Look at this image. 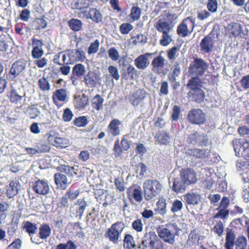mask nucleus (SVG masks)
I'll use <instances>...</instances> for the list:
<instances>
[{"instance_id":"f257e3e1","label":"nucleus","mask_w":249,"mask_h":249,"mask_svg":"<svg viewBox=\"0 0 249 249\" xmlns=\"http://www.w3.org/2000/svg\"><path fill=\"white\" fill-rule=\"evenodd\" d=\"M144 198L149 201L157 196L162 190V185L157 180L149 179L145 181L143 184Z\"/></svg>"},{"instance_id":"f03ea898","label":"nucleus","mask_w":249,"mask_h":249,"mask_svg":"<svg viewBox=\"0 0 249 249\" xmlns=\"http://www.w3.org/2000/svg\"><path fill=\"white\" fill-rule=\"evenodd\" d=\"M124 228L123 222H117L107 230L105 236L110 242L118 244L121 240V234Z\"/></svg>"},{"instance_id":"7ed1b4c3","label":"nucleus","mask_w":249,"mask_h":249,"mask_svg":"<svg viewBox=\"0 0 249 249\" xmlns=\"http://www.w3.org/2000/svg\"><path fill=\"white\" fill-rule=\"evenodd\" d=\"M208 64L201 58H196L193 63L190 65L189 72L193 76H202L208 70Z\"/></svg>"},{"instance_id":"20e7f679","label":"nucleus","mask_w":249,"mask_h":249,"mask_svg":"<svg viewBox=\"0 0 249 249\" xmlns=\"http://www.w3.org/2000/svg\"><path fill=\"white\" fill-rule=\"evenodd\" d=\"M195 21L192 17H187L178 25L177 28L178 34L181 37H186L191 34L194 27Z\"/></svg>"},{"instance_id":"39448f33","label":"nucleus","mask_w":249,"mask_h":249,"mask_svg":"<svg viewBox=\"0 0 249 249\" xmlns=\"http://www.w3.org/2000/svg\"><path fill=\"white\" fill-rule=\"evenodd\" d=\"M159 237L164 242L173 245L175 243V235L171 230L163 227H160L157 230Z\"/></svg>"},{"instance_id":"423d86ee","label":"nucleus","mask_w":249,"mask_h":249,"mask_svg":"<svg viewBox=\"0 0 249 249\" xmlns=\"http://www.w3.org/2000/svg\"><path fill=\"white\" fill-rule=\"evenodd\" d=\"M67 55L69 57L67 64H69L78 61L84 62L86 58L85 52L79 49L69 50L67 51Z\"/></svg>"},{"instance_id":"0eeeda50","label":"nucleus","mask_w":249,"mask_h":249,"mask_svg":"<svg viewBox=\"0 0 249 249\" xmlns=\"http://www.w3.org/2000/svg\"><path fill=\"white\" fill-rule=\"evenodd\" d=\"M188 119L192 124H203L205 121V115L200 109H193L189 112Z\"/></svg>"},{"instance_id":"6e6552de","label":"nucleus","mask_w":249,"mask_h":249,"mask_svg":"<svg viewBox=\"0 0 249 249\" xmlns=\"http://www.w3.org/2000/svg\"><path fill=\"white\" fill-rule=\"evenodd\" d=\"M233 146L235 155L240 156V155L245 157V155H248L249 153V142H239L236 139L233 141Z\"/></svg>"},{"instance_id":"1a4fd4ad","label":"nucleus","mask_w":249,"mask_h":249,"mask_svg":"<svg viewBox=\"0 0 249 249\" xmlns=\"http://www.w3.org/2000/svg\"><path fill=\"white\" fill-rule=\"evenodd\" d=\"M27 62L23 59L17 60L14 63L9 71L11 78H16L21 73L25 70Z\"/></svg>"},{"instance_id":"9d476101","label":"nucleus","mask_w":249,"mask_h":249,"mask_svg":"<svg viewBox=\"0 0 249 249\" xmlns=\"http://www.w3.org/2000/svg\"><path fill=\"white\" fill-rule=\"evenodd\" d=\"M33 190L37 194L46 195L51 192V189L47 180H38L33 184Z\"/></svg>"},{"instance_id":"9b49d317","label":"nucleus","mask_w":249,"mask_h":249,"mask_svg":"<svg viewBox=\"0 0 249 249\" xmlns=\"http://www.w3.org/2000/svg\"><path fill=\"white\" fill-rule=\"evenodd\" d=\"M180 177L188 185L195 183L197 180L195 172L189 168L181 169Z\"/></svg>"},{"instance_id":"f8f14e48","label":"nucleus","mask_w":249,"mask_h":249,"mask_svg":"<svg viewBox=\"0 0 249 249\" xmlns=\"http://www.w3.org/2000/svg\"><path fill=\"white\" fill-rule=\"evenodd\" d=\"M213 45V36L212 34H210L201 40L200 43V49L204 53H208L212 51Z\"/></svg>"},{"instance_id":"ddd939ff","label":"nucleus","mask_w":249,"mask_h":249,"mask_svg":"<svg viewBox=\"0 0 249 249\" xmlns=\"http://www.w3.org/2000/svg\"><path fill=\"white\" fill-rule=\"evenodd\" d=\"M152 53H146L141 54L134 60L135 66L139 70H144L147 69L150 65V60L148 58Z\"/></svg>"},{"instance_id":"4468645a","label":"nucleus","mask_w":249,"mask_h":249,"mask_svg":"<svg viewBox=\"0 0 249 249\" xmlns=\"http://www.w3.org/2000/svg\"><path fill=\"white\" fill-rule=\"evenodd\" d=\"M167 60L160 53L158 56L154 58L152 61L151 65L153 71L158 73H163L164 68L167 64Z\"/></svg>"},{"instance_id":"2eb2a0df","label":"nucleus","mask_w":249,"mask_h":249,"mask_svg":"<svg viewBox=\"0 0 249 249\" xmlns=\"http://www.w3.org/2000/svg\"><path fill=\"white\" fill-rule=\"evenodd\" d=\"M122 125L120 120L114 119L112 120L107 126V132L109 135L115 137L121 134Z\"/></svg>"},{"instance_id":"dca6fc26","label":"nucleus","mask_w":249,"mask_h":249,"mask_svg":"<svg viewBox=\"0 0 249 249\" xmlns=\"http://www.w3.org/2000/svg\"><path fill=\"white\" fill-rule=\"evenodd\" d=\"M43 44L41 40L35 38L32 39L33 50L32 51V56L35 59H39L44 54V51L42 49Z\"/></svg>"},{"instance_id":"f3484780","label":"nucleus","mask_w":249,"mask_h":249,"mask_svg":"<svg viewBox=\"0 0 249 249\" xmlns=\"http://www.w3.org/2000/svg\"><path fill=\"white\" fill-rule=\"evenodd\" d=\"M189 139L190 142L193 144H197L199 145H206L208 143V139L204 134L195 132L190 135Z\"/></svg>"},{"instance_id":"a211bd4d","label":"nucleus","mask_w":249,"mask_h":249,"mask_svg":"<svg viewBox=\"0 0 249 249\" xmlns=\"http://www.w3.org/2000/svg\"><path fill=\"white\" fill-rule=\"evenodd\" d=\"M157 238L156 234L153 232H146L142 238V243L139 245V249H146L150 248L151 244L155 238Z\"/></svg>"},{"instance_id":"6ab92c4d","label":"nucleus","mask_w":249,"mask_h":249,"mask_svg":"<svg viewBox=\"0 0 249 249\" xmlns=\"http://www.w3.org/2000/svg\"><path fill=\"white\" fill-rule=\"evenodd\" d=\"M54 179L57 186L62 189H65L72 181V178H69L66 175L61 173L55 174Z\"/></svg>"},{"instance_id":"aec40b11","label":"nucleus","mask_w":249,"mask_h":249,"mask_svg":"<svg viewBox=\"0 0 249 249\" xmlns=\"http://www.w3.org/2000/svg\"><path fill=\"white\" fill-rule=\"evenodd\" d=\"M146 95V92L143 89H137L132 94L130 98V102L134 106H137L144 100Z\"/></svg>"},{"instance_id":"412c9836","label":"nucleus","mask_w":249,"mask_h":249,"mask_svg":"<svg viewBox=\"0 0 249 249\" xmlns=\"http://www.w3.org/2000/svg\"><path fill=\"white\" fill-rule=\"evenodd\" d=\"M188 95L191 100L198 103L202 102L205 98L204 92L200 88L190 90Z\"/></svg>"},{"instance_id":"4be33fe9","label":"nucleus","mask_w":249,"mask_h":249,"mask_svg":"<svg viewBox=\"0 0 249 249\" xmlns=\"http://www.w3.org/2000/svg\"><path fill=\"white\" fill-rule=\"evenodd\" d=\"M127 194L131 202L132 201L131 196L137 202L141 203L143 200L142 191L140 188H129L128 189Z\"/></svg>"},{"instance_id":"5701e85b","label":"nucleus","mask_w":249,"mask_h":249,"mask_svg":"<svg viewBox=\"0 0 249 249\" xmlns=\"http://www.w3.org/2000/svg\"><path fill=\"white\" fill-rule=\"evenodd\" d=\"M187 186L181 177L177 178L174 179L172 189L177 193H183L185 191Z\"/></svg>"},{"instance_id":"b1692460","label":"nucleus","mask_w":249,"mask_h":249,"mask_svg":"<svg viewBox=\"0 0 249 249\" xmlns=\"http://www.w3.org/2000/svg\"><path fill=\"white\" fill-rule=\"evenodd\" d=\"M184 199L188 204L197 205L201 200V196L196 193H190L184 196Z\"/></svg>"},{"instance_id":"393cba45","label":"nucleus","mask_w":249,"mask_h":249,"mask_svg":"<svg viewBox=\"0 0 249 249\" xmlns=\"http://www.w3.org/2000/svg\"><path fill=\"white\" fill-rule=\"evenodd\" d=\"M25 95L24 91H21L19 89H12L10 91V101L15 104H18Z\"/></svg>"},{"instance_id":"a878e982","label":"nucleus","mask_w":249,"mask_h":249,"mask_svg":"<svg viewBox=\"0 0 249 249\" xmlns=\"http://www.w3.org/2000/svg\"><path fill=\"white\" fill-rule=\"evenodd\" d=\"M75 206L76 209V216L79 220H81L88 204L84 199H78L75 204Z\"/></svg>"},{"instance_id":"bb28decb","label":"nucleus","mask_w":249,"mask_h":249,"mask_svg":"<svg viewBox=\"0 0 249 249\" xmlns=\"http://www.w3.org/2000/svg\"><path fill=\"white\" fill-rule=\"evenodd\" d=\"M74 104L77 108H85L89 104V97L85 94L78 95L75 98Z\"/></svg>"},{"instance_id":"cd10ccee","label":"nucleus","mask_w":249,"mask_h":249,"mask_svg":"<svg viewBox=\"0 0 249 249\" xmlns=\"http://www.w3.org/2000/svg\"><path fill=\"white\" fill-rule=\"evenodd\" d=\"M157 30L162 34L168 32H172V28L167 21L159 19L155 24Z\"/></svg>"},{"instance_id":"c85d7f7f","label":"nucleus","mask_w":249,"mask_h":249,"mask_svg":"<svg viewBox=\"0 0 249 249\" xmlns=\"http://www.w3.org/2000/svg\"><path fill=\"white\" fill-rule=\"evenodd\" d=\"M188 155L196 157V158H205L209 155L210 151L207 149H194L188 150Z\"/></svg>"},{"instance_id":"c756f323","label":"nucleus","mask_w":249,"mask_h":249,"mask_svg":"<svg viewBox=\"0 0 249 249\" xmlns=\"http://www.w3.org/2000/svg\"><path fill=\"white\" fill-rule=\"evenodd\" d=\"M180 53H181V57L179 59L181 61L183 60V53L180 52L179 46H174L169 49L167 51V57L170 60H174L179 55Z\"/></svg>"},{"instance_id":"7c9ffc66","label":"nucleus","mask_w":249,"mask_h":249,"mask_svg":"<svg viewBox=\"0 0 249 249\" xmlns=\"http://www.w3.org/2000/svg\"><path fill=\"white\" fill-rule=\"evenodd\" d=\"M155 138L156 141L161 144H167L170 140L169 134L163 131H158L155 136Z\"/></svg>"},{"instance_id":"2f4dec72","label":"nucleus","mask_w":249,"mask_h":249,"mask_svg":"<svg viewBox=\"0 0 249 249\" xmlns=\"http://www.w3.org/2000/svg\"><path fill=\"white\" fill-rule=\"evenodd\" d=\"M235 235L231 231H228L227 232L226 237V242L225 247L226 249H233V247L235 243Z\"/></svg>"},{"instance_id":"473e14b6","label":"nucleus","mask_w":249,"mask_h":249,"mask_svg":"<svg viewBox=\"0 0 249 249\" xmlns=\"http://www.w3.org/2000/svg\"><path fill=\"white\" fill-rule=\"evenodd\" d=\"M88 17L93 21L96 23L101 22L102 20L103 17L101 13L95 8H91L88 12Z\"/></svg>"},{"instance_id":"72a5a7b5","label":"nucleus","mask_w":249,"mask_h":249,"mask_svg":"<svg viewBox=\"0 0 249 249\" xmlns=\"http://www.w3.org/2000/svg\"><path fill=\"white\" fill-rule=\"evenodd\" d=\"M123 242L124 249H132L136 247L134 238L130 234H126L125 235Z\"/></svg>"},{"instance_id":"f704fd0d","label":"nucleus","mask_w":249,"mask_h":249,"mask_svg":"<svg viewBox=\"0 0 249 249\" xmlns=\"http://www.w3.org/2000/svg\"><path fill=\"white\" fill-rule=\"evenodd\" d=\"M228 30L230 31V33L233 37L238 36L241 33L242 26L238 23L232 22L228 26Z\"/></svg>"},{"instance_id":"c9c22d12","label":"nucleus","mask_w":249,"mask_h":249,"mask_svg":"<svg viewBox=\"0 0 249 249\" xmlns=\"http://www.w3.org/2000/svg\"><path fill=\"white\" fill-rule=\"evenodd\" d=\"M39 236L42 239H46L51 234V229L49 225L43 224L39 227Z\"/></svg>"},{"instance_id":"e433bc0d","label":"nucleus","mask_w":249,"mask_h":249,"mask_svg":"<svg viewBox=\"0 0 249 249\" xmlns=\"http://www.w3.org/2000/svg\"><path fill=\"white\" fill-rule=\"evenodd\" d=\"M19 184L14 181H11L9 189L7 190V196L9 198H12L18 193Z\"/></svg>"},{"instance_id":"4c0bfd02","label":"nucleus","mask_w":249,"mask_h":249,"mask_svg":"<svg viewBox=\"0 0 249 249\" xmlns=\"http://www.w3.org/2000/svg\"><path fill=\"white\" fill-rule=\"evenodd\" d=\"M84 82L86 85L90 88L95 87L96 85V76L92 71H89L84 76Z\"/></svg>"},{"instance_id":"58836bf2","label":"nucleus","mask_w":249,"mask_h":249,"mask_svg":"<svg viewBox=\"0 0 249 249\" xmlns=\"http://www.w3.org/2000/svg\"><path fill=\"white\" fill-rule=\"evenodd\" d=\"M141 9L138 6L134 5L131 8L130 13L129 15L131 19L130 22L138 20L141 17Z\"/></svg>"},{"instance_id":"ea45409f","label":"nucleus","mask_w":249,"mask_h":249,"mask_svg":"<svg viewBox=\"0 0 249 249\" xmlns=\"http://www.w3.org/2000/svg\"><path fill=\"white\" fill-rule=\"evenodd\" d=\"M86 71V67L82 64H76L72 68V73L76 77H81L84 75Z\"/></svg>"},{"instance_id":"a19ab883","label":"nucleus","mask_w":249,"mask_h":249,"mask_svg":"<svg viewBox=\"0 0 249 249\" xmlns=\"http://www.w3.org/2000/svg\"><path fill=\"white\" fill-rule=\"evenodd\" d=\"M69 26L71 30L77 32L82 30L83 23L79 19L72 18L69 21Z\"/></svg>"},{"instance_id":"79ce46f5","label":"nucleus","mask_w":249,"mask_h":249,"mask_svg":"<svg viewBox=\"0 0 249 249\" xmlns=\"http://www.w3.org/2000/svg\"><path fill=\"white\" fill-rule=\"evenodd\" d=\"M23 229L31 236L36 233L37 228L35 223L26 221L23 224Z\"/></svg>"},{"instance_id":"37998d69","label":"nucleus","mask_w":249,"mask_h":249,"mask_svg":"<svg viewBox=\"0 0 249 249\" xmlns=\"http://www.w3.org/2000/svg\"><path fill=\"white\" fill-rule=\"evenodd\" d=\"M103 98L100 95L97 94L92 99L91 105L94 108L97 110H99L103 108Z\"/></svg>"},{"instance_id":"c03bdc74","label":"nucleus","mask_w":249,"mask_h":249,"mask_svg":"<svg viewBox=\"0 0 249 249\" xmlns=\"http://www.w3.org/2000/svg\"><path fill=\"white\" fill-rule=\"evenodd\" d=\"M200 86V79L197 76H194V77L192 78L189 80L186 86L190 89V90H193L196 89H200L199 87Z\"/></svg>"},{"instance_id":"a18cd8bd","label":"nucleus","mask_w":249,"mask_h":249,"mask_svg":"<svg viewBox=\"0 0 249 249\" xmlns=\"http://www.w3.org/2000/svg\"><path fill=\"white\" fill-rule=\"evenodd\" d=\"M92 3V0H75L74 6L76 9L81 10L89 7Z\"/></svg>"},{"instance_id":"49530a36","label":"nucleus","mask_w":249,"mask_h":249,"mask_svg":"<svg viewBox=\"0 0 249 249\" xmlns=\"http://www.w3.org/2000/svg\"><path fill=\"white\" fill-rule=\"evenodd\" d=\"M67 91L66 89H57L53 93V99L54 101L55 98L57 99L59 101H65L67 99Z\"/></svg>"},{"instance_id":"de8ad7c7","label":"nucleus","mask_w":249,"mask_h":249,"mask_svg":"<svg viewBox=\"0 0 249 249\" xmlns=\"http://www.w3.org/2000/svg\"><path fill=\"white\" fill-rule=\"evenodd\" d=\"M216 210L218 211V212L214 215V218L225 219L227 218L230 213V210L228 209L217 207Z\"/></svg>"},{"instance_id":"09e8293b","label":"nucleus","mask_w":249,"mask_h":249,"mask_svg":"<svg viewBox=\"0 0 249 249\" xmlns=\"http://www.w3.org/2000/svg\"><path fill=\"white\" fill-rule=\"evenodd\" d=\"M38 85L40 89L43 91H48L51 89V85L47 78L43 77L38 81Z\"/></svg>"},{"instance_id":"8fccbe9b","label":"nucleus","mask_w":249,"mask_h":249,"mask_svg":"<svg viewBox=\"0 0 249 249\" xmlns=\"http://www.w3.org/2000/svg\"><path fill=\"white\" fill-rule=\"evenodd\" d=\"M172 41V32L164 33L162 34V37L160 40V44L163 46H166Z\"/></svg>"},{"instance_id":"3c124183","label":"nucleus","mask_w":249,"mask_h":249,"mask_svg":"<svg viewBox=\"0 0 249 249\" xmlns=\"http://www.w3.org/2000/svg\"><path fill=\"white\" fill-rule=\"evenodd\" d=\"M108 71L110 75L112 78V82L113 83V79L118 81L120 79V74L118 68L113 66H109L108 67Z\"/></svg>"},{"instance_id":"603ef678","label":"nucleus","mask_w":249,"mask_h":249,"mask_svg":"<svg viewBox=\"0 0 249 249\" xmlns=\"http://www.w3.org/2000/svg\"><path fill=\"white\" fill-rule=\"evenodd\" d=\"M235 249H246L247 245V239L246 237L242 236L239 237L235 244Z\"/></svg>"},{"instance_id":"864d4df0","label":"nucleus","mask_w":249,"mask_h":249,"mask_svg":"<svg viewBox=\"0 0 249 249\" xmlns=\"http://www.w3.org/2000/svg\"><path fill=\"white\" fill-rule=\"evenodd\" d=\"M183 208V203L181 201L176 199L172 203L171 211L174 213L180 211Z\"/></svg>"},{"instance_id":"5fc2aeb1","label":"nucleus","mask_w":249,"mask_h":249,"mask_svg":"<svg viewBox=\"0 0 249 249\" xmlns=\"http://www.w3.org/2000/svg\"><path fill=\"white\" fill-rule=\"evenodd\" d=\"M137 72V70L134 66L129 64L127 68V73H122V78L126 79V75H128L132 79L134 78V76Z\"/></svg>"},{"instance_id":"6e6d98bb","label":"nucleus","mask_w":249,"mask_h":249,"mask_svg":"<svg viewBox=\"0 0 249 249\" xmlns=\"http://www.w3.org/2000/svg\"><path fill=\"white\" fill-rule=\"evenodd\" d=\"M207 8L209 12L212 13L216 12L218 8L217 0H208Z\"/></svg>"},{"instance_id":"4d7b16f0","label":"nucleus","mask_w":249,"mask_h":249,"mask_svg":"<svg viewBox=\"0 0 249 249\" xmlns=\"http://www.w3.org/2000/svg\"><path fill=\"white\" fill-rule=\"evenodd\" d=\"M157 209L160 213L164 215L166 213V203L164 199H160L157 203Z\"/></svg>"},{"instance_id":"13d9d810","label":"nucleus","mask_w":249,"mask_h":249,"mask_svg":"<svg viewBox=\"0 0 249 249\" xmlns=\"http://www.w3.org/2000/svg\"><path fill=\"white\" fill-rule=\"evenodd\" d=\"M88 123L87 117L84 116L76 118L73 121L74 124L78 127H84Z\"/></svg>"},{"instance_id":"bf43d9fd","label":"nucleus","mask_w":249,"mask_h":249,"mask_svg":"<svg viewBox=\"0 0 249 249\" xmlns=\"http://www.w3.org/2000/svg\"><path fill=\"white\" fill-rule=\"evenodd\" d=\"M108 56L113 61L118 60L120 55L117 50L114 47L110 48L107 51Z\"/></svg>"},{"instance_id":"052dcab7","label":"nucleus","mask_w":249,"mask_h":249,"mask_svg":"<svg viewBox=\"0 0 249 249\" xmlns=\"http://www.w3.org/2000/svg\"><path fill=\"white\" fill-rule=\"evenodd\" d=\"M133 29V26L129 23H124L120 26V30L123 35L128 34Z\"/></svg>"},{"instance_id":"680f3d73","label":"nucleus","mask_w":249,"mask_h":249,"mask_svg":"<svg viewBox=\"0 0 249 249\" xmlns=\"http://www.w3.org/2000/svg\"><path fill=\"white\" fill-rule=\"evenodd\" d=\"M66 173L67 174L69 178H72V179H77L78 178L77 173L74 167H67L65 169Z\"/></svg>"},{"instance_id":"e2e57ef3","label":"nucleus","mask_w":249,"mask_h":249,"mask_svg":"<svg viewBox=\"0 0 249 249\" xmlns=\"http://www.w3.org/2000/svg\"><path fill=\"white\" fill-rule=\"evenodd\" d=\"M68 144L69 142L67 139L57 136L54 146L57 147L64 148L67 147Z\"/></svg>"},{"instance_id":"0e129e2a","label":"nucleus","mask_w":249,"mask_h":249,"mask_svg":"<svg viewBox=\"0 0 249 249\" xmlns=\"http://www.w3.org/2000/svg\"><path fill=\"white\" fill-rule=\"evenodd\" d=\"M99 46V42L96 39L93 42L91 43L88 50V53L89 54L95 53L97 52Z\"/></svg>"},{"instance_id":"69168bd1","label":"nucleus","mask_w":249,"mask_h":249,"mask_svg":"<svg viewBox=\"0 0 249 249\" xmlns=\"http://www.w3.org/2000/svg\"><path fill=\"white\" fill-rule=\"evenodd\" d=\"M133 43L135 45L137 44H143L147 42V37L145 36L142 34L138 35L134 38Z\"/></svg>"},{"instance_id":"338daca9","label":"nucleus","mask_w":249,"mask_h":249,"mask_svg":"<svg viewBox=\"0 0 249 249\" xmlns=\"http://www.w3.org/2000/svg\"><path fill=\"white\" fill-rule=\"evenodd\" d=\"M132 228L137 232H141L143 229V224L142 220L140 219H137L132 222Z\"/></svg>"},{"instance_id":"774afa93","label":"nucleus","mask_w":249,"mask_h":249,"mask_svg":"<svg viewBox=\"0 0 249 249\" xmlns=\"http://www.w3.org/2000/svg\"><path fill=\"white\" fill-rule=\"evenodd\" d=\"M22 245V241L19 238L16 239L11 243L6 249H20Z\"/></svg>"}]
</instances>
